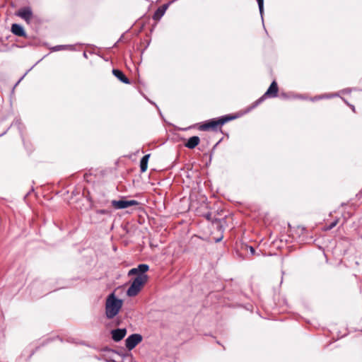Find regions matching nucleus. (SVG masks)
Instances as JSON below:
<instances>
[{"mask_svg": "<svg viewBox=\"0 0 362 362\" xmlns=\"http://www.w3.org/2000/svg\"><path fill=\"white\" fill-rule=\"evenodd\" d=\"M149 267L147 264H141L137 267L130 269L128 272L129 276L136 275L133 280L129 288L127 291V295L129 297L136 296L141 290L144 285L148 280V276L145 273L148 270Z\"/></svg>", "mask_w": 362, "mask_h": 362, "instance_id": "obj_1", "label": "nucleus"}, {"mask_svg": "<svg viewBox=\"0 0 362 362\" xmlns=\"http://www.w3.org/2000/svg\"><path fill=\"white\" fill-rule=\"evenodd\" d=\"M123 305V300L117 298L115 293H110L105 301V315L107 318H114L121 310Z\"/></svg>", "mask_w": 362, "mask_h": 362, "instance_id": "obj_2", "label": "nucleus"}, {"mask_svg": "<svg viewBox=\"0 0 362 362\" xmlns=\"http://www.w3.org/2000/svg\"><path fill=\"white\" fill-rule=\"evenodd\" d=\"M229 120L227 117H222L218 119H211L202 124L199 129L202 131H207L209 129H216L217 127L222 126Z\"/></svg>", "mask_w": 362, "mask_h": 362, "instance_id": "obj_3", "label": "nucleus"}, {"mask_svg": "<svg viewBox=\"0 0 362 362\" xmlns=\"http://www.w3.org/2000/svg\"><path fill=\"white\" fill-rule=\"evenodd\" d=\"M112 206L115 209H123L132 206H136L139 202L136 200H112L111 202Z\"/></svg>", "mask_w": 362, "mask_h": 362, "instance_id": "obj_4", "label": "nucleus"}, {"mask_svg": "<svg viewBox=\"0 0 362 362\" xmlns=\"http://www.w3.org/2000/svg\"><path fill=\"white\" fill-rule=\"evenodd\" d=\"M142 340V337L139 334H133L128 337L125 341L126 347L129 350L133 349Z\"/></svg>", "mask_w": 362, "mask_h": 362, "instance_id": "obj_5", "label": "nucleus"}, {"mask_svg": "<svg viewBox=\"0 0 362 362\" xmlns=\"http://www.w3.org/2000/svg\"><path fill=\"white\" fill-rule=\"evenodd\" d=\"M18 16L21 18L24 19L25 21L29 22L32 18V11L30 8H23L18 11Z\"/></svg>", "mask_w": 362, "mask_h": 362, "instance_id": "obj_6", "label": "nucleus"}, {"mask_svg": "<svg viewBox=\"0 0 362 362\" xmlns=\"http://www.w3.org/2000/svg\"><path fill=\"white\" fill-rule=\"evenodd\" d=\"M125 329H117L112 331V337L114 341H119L122 339L126 335Z\"/></svg>", "mask_w": 362, "mask_h": 362, "instance_id": "obj_7", "label": "nucleus"}, {"mask_svg": "<svg viewBox=\"0 0 362 362\" xmlns=\"http://www.w3.org/2000/svg\"><path fill=\"white\" fill-rule=\"evenodd\" d=\"M278 93V86L275 81H273L269 87L267 92L264 93V97H276Z\"/></svg>", "mask_w": 362, "mask_h": 362, "instance_id": "obj_8", "label": "nucleus"}, {"mask_svg": "<svg viewBox=\"0 0 362 362\" xmlns=\"http://www.w3.org/2000/svg\"><path fill=\"white\" fill-rule=\"evenodd\" d=\"M11 32L17 36L23 37L25 35V33L23 28L18 24L15 23L12 25Z\"/></svg>", "mask_w": 362, "mask_h": 362, "instance_id": "obj_9", "label": "nucleus"}, {"mask_svg": "<svg viewBox=\"0 0 362 362\" xmlns=\"http://www.w3.org/2000/svg\"><path fill=\"white\" fill-rule=\"evenodd\" d=\"M200 139L198 136H194L190 137L185 144L188 148L192 149L199 144Z\"/></svg>", "mask_w": 362, "mask_h": 362, "instance_id": "obj_10", "label": "nucleus"}, {"mask_svg": "<svg viewBox=\"0 0 362 362\" xmlns=\"http://www.w3.org/2000/svg\"><path fill=\"white\" fill-rule=\"evenodd\" d=\"M112 73L122 82L127 84L129 83V79L124 76V74L120 70L113 69Z\"/></svg>", "mask_w": 362, "mask_h": 362, "instance_id": "obj_11", "label": "nucleus"}, {"mask_svg": "<svg viewBox=\"0 0 362 362\" xmlns=\"http://www.w3.org/2000/svg\"><path fill=\"white\" fill-rule=\"evenodd\" d=\"M150 155H145L143 156V158L141 159L140 161V168L141 172H145L147 170L148 167V161Z\"/></svg>", "mask_w": 362, "mask_h": 362, "instance_id": "obj_12", "label": "nucleus"}, {"mask_svg": "<svg viewBox=\"0 0 362 362\" xmlns=\"http://www.w3.org/2000/svg\"><path fill=\"white\" fill-rule=\"evenodd\" d=\"M165 13V8H158L153 15L155 20H159Z\"/></svg>", "mask_w": 362, "mask_h": 362, "instance_id": "obj_13", "label": "nucleus"}, {"mask_svg": "<svg viewBox=\"0 0 362 362\" xmlns=\"http://www.w3.org/2000/svg\"><path fill=\"white\" fill-rule=\"evenodd\" d=\"M257 1L258 3L260 13L262 14L264 0H257Z\"/></svg>", "mask_w": 362, "mask_h": 362, "instance_id": "obj_14", "label": "nucleus"}, {"mask_svg": "<svg viewBox=\"0 0 362 362\" xmlns=\"http://www.w3.org/2000/svg\"><path fill=\"white\" fill-rule=\"evenodd\" d=\"M67 47L68 46H66V45H59V46H57V47H54L53 49L54 51H59V50L64 49L65 47Z\"/></svg>", "mask_w": 362, "mask_h": 362, "instance_id": "obj_15", "label": "nucleus"}, {"mask_svg": "<svg viewBox=\"0 0 362 362\" xmlns=\"http://www.w3.org/2000/svg\"><path fill=\"white\" fill-rule=\"evenodd\" d=\"M250 251L252 255L255 254V249L252 247H250Z\"/></svg>", "mask_w": 362, "mask_h": 362, "instance_id": "obj_16", "label": "nucleus"}, {"mask_svg": "<svg viewBox=\"0 0 362 362\" xmlns=\"http://www.w3.org/2000/svg\"><path fill=\"white\" fill-rule=\"evenodd\" d=\"M337 224V222H334L332 223L330 226L329 227V229L332 228L334 226H335Z\"/></svg>", "mask_w": 362, "mask_h": 362, "instance_id": "obj_17", "label": "nucleus"}, {"mask_svg": "<svg viewBox=\"0 0 362 362\" xmlns=\"http://www.w3.org/2000/svg\"><path fill=\"white\" fill-rule=\"evenodd\" d=\"M167 8H168L167 5H163V6L160 7V8H165V11H166Z\"/></svg>", "mask_w": 362, "mask_h": 362, "instance_id": "obj_18", "label": "nucleus"}]
</instances>
